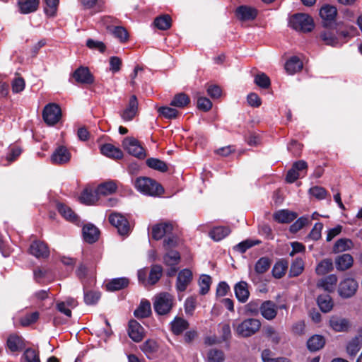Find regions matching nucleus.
<instances>
[{
    "label": "nucleus",
    "mask_w": 362,
    "mask_h": 362,
    "mask_svg": "<svg viewBox=\"0 0 362 362\" xmlns=\"http://www.w3.org/2000/svg\"><path fill=\"white\" fill-rule=\"evenodd\" d=\"M260 243V241L256 240L252 241L250 240H246L240 243L239 244L234 246V250L239 251L242 253L245 252L247 249L252 247L254 245H258Z\"/></svg>",
    "instance_id": "0e129e2a"
},
{
    "label": "nucleus",
    "mask_w": 362,
    "mask_h": 362,
    "mask_svg": "<svg viewBox=\"0 0 362 362\" xmlns=\"http://www.w3.org/2000/svg\"><path fill=\"white\" fill-rule=\"evenodd\" d=\"M59 2V0H45L46 4L45 7V13L47 16H54L57 12Z\"/></svg>",
    "instance_id": "bf43d9fd"
},
{
    "label": "nucleus",
    "mask_w": 362,
    "mask_h": 362,
    "mask_svg": "<svg viewBox=\"0 0 362 362\" xmlns=\"http://www.w3.org/2000/svg\"><path fill=\"white\" fill-rule=\"evenodd\" d=\"M173 230V226L170 223H160L155 225L152 228V237L158 240L162 238L170 235Z\"/></svg>",
    "instance_id": "2eb2a0df"
},
{
    "label": "nucleus",
    "mask_w": 362,
    "mask_h": 362,
    "mask_svg": "<svg viewBox=\"0 0 362 362\" xmlns=\"http://www.w3.org/2000/svg\"><path fill=\"white\" fill-rule=\"evenodd\" d=\"M262 300L259 299L252 300L245 305V312L247 315L257 316L261 311Z\"/></svg>",
    "instance_id": "473e14b6"
},
{
    "label": "nucleus",
    "mask_w": 362,
    "mask_h": 362,
    "mask_svg": "<svg viewBox=\"0 0 362 362\" xmlns=\"http://www.w3.org/2000/svg\"><path fill=\"white\" fill-rule=\"evenodd\" d=\"M225 360L224 353L217 349H211L207 353L208 362H223Z\"/></svg>",
    "instance_id": "49530a36"
},
{
    "label": "nucleus",
    "mask_w": 362,
    "mask_h": 362,
    "mask_svg": "<svg viewBox=\"0 0 362 362\" xmlns=\"http://www.w3.org/2000/svg\"><path fill=\"white\" fill-rule=\"evenodd\" d=\"M62 110L56 103L47 104L42 111V117L45 122L48 125H54L61 119Z\"/></svg>",
    "instance_id": "20e7f679"
},
{
    "label": "nucleus",
    "mask_w": 362,
    "mask_h": 362,
    "mask_svg": "<svg viewBox=\"0 0 362 362\" xmlns=\"http://www.w3.org/2000/svg\"><path fill=\"white\" fill-rule=\"evenodd\" d=\"M257 14L255 8L246 6H240L236 9L238 18L243 21L254 20Z\"/></svg>",
    "instance_id": "aec40b11"
},
{
    "label": "nucleus",
    "mask_w": 362,
    "mask_h": 362,
    "mask_svg": "<svg viewBox=\"0 0 362 362\" xmlns=\"http://www.w3.org/2000/svg\"><path fill=\"white\" fill-rule=\"evenodd\" d=\"M271 262L267 257L260 258L256 263L255 269L257 274L265 273L270 267Z\"/></svg>",
    "instance_id": "8fccbe9b"
},
{
    "label": "nucleus",
    "mask_w": 362,
    "mask_h": 362,
    "mask_svg": "<svg viewBox=\"0 0 362 362\" xmlns=\"http://www.w3.org/2000/svg\"><path fill=\"white\" fill-rule=\"evenodd\" d=\"M308 169V164L305 160H300L295 162L292 168L288 171L286 181L289 183L294 182L300 176H304Z\"/></svg>",
    "instance_id": "6e6552de"
},
{
    "label": "nucleus",
    "mask_w": 362,
    "mask_h": 362,
    "mask_svg": "<svg viewBox=\"0 0 362 362\" xmlns=\"http://www.w3.org/2000/svg\"><path fill=\"white\" fill-rule=\"evenodd\" d=\"M154 25L160 30H167L171 26V18L168 15L157 17L154 21Z\"/></svg>",
    "instance_id": "09e8293b"
},
{
    "label": "nucleus",
    "mask_w": 362,
    "mask_h": 362,
    "mask_svg": "<svg viewBox=\"0 0 362 362\" xmlns=\"http://www.w3.org/2000/svg\"><path fill=\"white\" fill-rule=\"evenodd\" d=\"M57 209L61 215L63 216L66 219L72 222H76L77 221V216L70 207L63 204H58Z\"/></svg>",
    "instance_id": "c03bdc74"
},
{
    "label": "nucleus",
    "mask_w": 362,
    "mask_h": 362,
    "mask_svg": "<svg viewBox=\"0 0 362 362\" xmlns=\"http://www.w3.org/2000/svg\"><path fill=\"white\" fill-rule=\"evenodd\" d=\"M180 259V253L175 250H170L163 256V262L170 267L177 265Z\"/></svg>",
    "instance_id": "79ce46f5"
},
{
    "label": "nucleus",
    "mask_w": 362,
    "mask_h": 362,
    "mask_svg": "<svg viewBox=\"0 0 362 362\" xmlns=\"http://www.w3.org/2000/svg\"><path fill=\"white\" fill-rule=\"evenodd\" d=\"M288 267L287 263L284 262H277L273 267L272 273L274 277L281 278Z\"/></svg>",
    "instance_id": "e2e57ef3"
},
{
    "label": "nucleus",
    "mask_w": 362,
    "mask_h": 362,
    "mask_svg": "<svg viewBox=\"0 0 362 362\" xmlns=\"http://www.w3.org/2000/svg\"><path fill=\"white\" fill-rule=\"evenodd\" d=\"M71 158V153L68 149L63 146L57 147L51 156V161L54 164L62 165L66 163Z\"/></svg>",
    "instance_id": "f8f14e48"
},
{
    "label": "nucleus",
    "mask_w": 362,
    "mask_h": 362,
    "mask_svg": "<svg viewBox=\"0 0 362 362\" xmlns=\"http://www.w3.org/2000/svg\"><path fill=\"white\" fill-rule=\"evenodd\" d=\"M354 247V243L349 238L339 239L333 246L332 250L334 253H339L350 250Z\"/></svg>",
    "instance_id": "2f4dec72"
},
{
    "label": "nucleus",
    "mask_w": 362,
    "mask_h": 362,
    "mask_svg": "<svg viewBox=\"0 0 362 362\" xmlns=\"http://www.w3.org/2000/svg\"><path fill=\"white\" fill-rule=\"evenodd\" d=\"M153 305L158 315L167 314L173 306V297L167 293H160L156 297Z\"/></svg>",
    "instance_id": "423d86ee"
},
{
    "label": "nucleus",
    "mask_w": 362,
    "mask_h": 362,
    "mask_svg": "<svg viewBox=\"0 0 362 362\" xmlns=\"http://www.w3.org/2000/svg\"><path fill=\"white\" fill-rule=\"evenodd\" d=\"M211 284V278L209 275H202L200 277L199 285L200 286V293L202 295H205L208 293L210 288V285Z\"/></svg>",
    "instance_id": "4d7b16f0"
},
{
    "label": "nucleus",
    "mask_w": 362,
    "mask_h": 362,
    "mask_svg": "<svg viewBox=\"0 0 362 362\" xmlns=\"http://www.w3.org/2000/svg\"><path fill=\"white\" fill-rule=\"evenodd\" d=\"M129 284V280L126 278L114 279L110 281L107 285V289L110 291H114L122 289L127 287Z\"/></svg>",
    "instance_id": "e433bc0d"
},
{
    "label": "nucleus",
    "mask_w": 362,
    "mask_h": 362,
    "mask_svg": "<svg viewBox=\"0 0 362 362\" xmlns=\"http://www.w3.org/2000/svg\"><path fill=\"white\" fill-rule=\"evenodd\" d=\"M303 68V62L297 57H292L285 64V69L289 74H293Z\"/></svg>",
    "instance_id": "7c9ffc66"
},
{
    "label": "nucleus",
    "mask_w": 362,
    "mask_h": 362,
    "mask_svg": "<svg viewBox=\"0 0 362 362\" xmlns=\"http://www.w3.org/2000/svg\"><path fill=\"white\" fill-rule=\"evenodd\" d=\"M107 29L110 30L121 42H124L128 38L127 32L123 27L115 26L114 28H111L110 26L107 25Z\"/></svg>",
    "instance_id": "5fc2aeb1"
},
{
    "label": "nucleus",
    "mask_w": 362,
    "mask_h": 362,
    "mask_svg": "<svg viewBox=\"0 0 362 362\" xmlns=\"http://www.w3.org/2000/svg\"><path fill=\"white\" fill-rule=\"evenodd\" d=\"M158 111L160 115L167 119H175L179 113L176 109L166 106L159 107Z\"/></svg>",
    "instance_id": "13d9d810"
},
{
    "label": "nucleus",
    "mask_w": 362,
    "mask_h": 362,
    "mask_svg": "<svg viewBox=\"0 0 362 362\" xmlns=\"http://www.w3.org/2000/svg\"><path fill=\"white\" fill-rule=\"evenodd\" d=\"M40 0H18V4L21 13L23 14L34 12L38 8Z\"/></svg>",
    "instance_id": "bb28decb"
},
{
    "label": "nucleus",
    "mask_w": 362,
    "mask_h": 362,
    "mask_svg": "<svg viewBox=\"0 0 362 362\" xmlns=\"http://www.w3.org/2000/svg\"><path fill=\"white\" fill-rule=\"evenodd\" d=\"M297 214L286 209L279 210L274 214V218L279 223H290L297 217Z\"/></svg>",
    "instance_id": "b1692460"
},
{
    "label": "nucleus",
    "mask_w": 362,
    "mask_h": 362,
    "mask_svg": "<svg viewBox=\"0 0 362 362\" xmlns=\"http://www.w3.org/2000/svg\"><path fill=\"white\" fill-rule=\"evenodd\" d=\"M93 272V268L84 263L80 264L78 269L76 271L77 276L81 279H84L85 277L89 275H91Z\"/></svg>",
    "instance_id": "052dcab7"
},
{
    "label": "nucleus",
    "mask_w": 362,
    "mask_h": 362,
    "mask_svg": "<svg viewBox=\"0 0 362 362\" xmlns=\"http://www.w3.org/2000/svg\"><path fill=\"white\" fill-rule=\"evenodd\" d=\"M124 148L131 155L144 158L146 156L143 147L140 145L139 141L134 137H127L122 141Z\"/></svg>",
    "instance_id": "0eeeda50"
},
{
    "label": "nucleus",
    "mask_w": 362,
    "mask_h": 362,
    "mask_svg": "<svg viewBox=\"0 0 362 362\" xmlns=\"http://www.w3.org/2000/svg\"><path fill=\"white\" fill-rule=\"evenodd\" d=\"M7 347L12 352L21 351L25 347L24 341L19 336L10 335L7 339Z\"/></svg>",
    "instance_id": "cd10ccee"
},
{
    "label": "nucleus",
    "mask_w": 362,
    "mask_h": 362,
    "mask_svg": "<svg viewBox=\"0 0 362 362\" xmlns=\"http://www.w3.org/2000/svg\"><path fill=\"white\" fill-rule=\"evenodd\" d=\"M264 331L267 337L269 338L270 341L277 344L280 342L281 337L276 329L272 326H267L264 328Z\"/></svg>",
    "instance_id": "6e6d98bb"
},
{
    "label": "nucleus",
    "mask_w": 362,
    "mask_h": 362,
    "mask_svg": "<svg viewBox=\"0 0 362 362\" xmlns=\"http://www.w3.org/2000/svg\"><path fill=\"white\" fill-rule=\"evenodd\" d=\"M134 185L141 192L151 196H158L163 192V188L160 185L148 177L137 178Z\"/></svg>",
    "instance_id": "f257e3e1"
},
{
    "label": "nucleus",
    "mask_w": 362,
    "mask_h": 362,
    "mask_svg": "<svg viewBox=\"0 0 362 362\" xmlns=\"http://www.w3.org/2000/svg\"><path fill=\"white\" fill-rule=\"evenodd\" d=\"M303 270V263L301 259H296L291 266L290 276H297Z\"/></svg>",
    "instance_id": "338daca9"
},
{
    "label": "nucleus",
    "mask_w": 362,
    "mask_h": 362,
    "mask_svg": "<svg viewBox=\"0 0 362 362\" xmlns=\"http://www.w3.org/2000/svg\"><path fill=\"white\" fill-rule=\"evenodd\" d=\"M337 14V8L331 5L323 6L320 11V16L322 19L325 27L331 26L334 23Z\"/></svg>",
    "instance_id": "9d476101"
},
{
    "label": "nucleus",
    "mask_w": 362,
    "mask_h": 362,
    "mask_svg": "<svg viewBox=\"0 0 362 362\" xmlns=\"http://www.w3.org/2000/svg\"><path fill=\"white\" fill-rule=\"evenodd\" d=\"M234 290L235 296L240 302L245 303L247 300L250 292L248 291V284L245 281H240L236 284Z\"/></svg>",
    "instance_id": "5701e85b"
},
{
    "label": "nucleus",
    "mask_w": 362,
    "mask_h": 362,
    "mask_svg": "<svg viewBox=\"0 0 362 362\" xmlns=\"http://www.w3.org/2000/svg\"><path fill=\"white\" fill-rule=\"evenodd\" d=\"M230 233V230L228 227L218 226L214 227L210 232L209 236L214 241H220L226 237Z\"/></svg>",
    "instance_id": "72a5a7b5"
},
{
    "label": "nucleus",
    "mask_w": 362,
    "mask_h": 362,
    "mask_svg": "<svg viewBox=\"0 0 362 362\" xmlns=\"http://www.w3.org/2000/svg\"><path fill=\"white\" fill-rule=\"evenodd\" d=\"M128 334L133 341L139 342L144 336V330L137 321L132 320L129 322Z\"/></svg>",
    "instance_id": "f3484780"
},
{
    "label": "nucleus",
    "mask_w": 362,
    "mask_h": 362,
    "mask_svg": "<svg viewBox=\"0 0 362 362\" xmlns=\"http://www.w3.org/2000/svg\"><path fill=\"white\" fill-rule=\"evenodd\" d=\"M362 347V335H357L347 343L346 351L351 359H354Z\"/></svg>",
    "instance_id": "6ab92c4d"
},
{
    "label": "nucleus",
    "mask_w": 362,
    "mask_h": 362,
    "mask_svg": "<svg viewBox=\"0 0 362 362\" xmlns=\"http://www.w3.org/2000/svg\"><path fill=\"white\" fill-rule=\"evenodd\" d=\"M190 102V98L184 93H180L176 94L173 98L170 105L183 108L187 106Z\"/></svg>",
    "instance_id": "4c0bfd02"
},
{
    "label": "nucleus",
    "mask_w": 362,
    "mask_h": 362,
    "mask_svg": "<svg viewBox=\"0 0 362 362\" xmlns=\"http://www.w3.org/2000/svg\"><path fill=\"white\" fill-rule=\"evenodd\" d=\"M178 239L172 233L165 236L163 240V247L165 250H170L177 246Z\"/></svg>",
    "instance_id": "774afa93"
},
{
    "label": "nucleus",
    "mask_w": 362,
    "mask_h": 362,
    "mask_svg": "<svg viewBox=\"0 0 362 362\" xmlns=\"http://www.w3.org/2000/svg\"><path fill=\"white\" fill-rule=\"evenodd\" d=\"M279 307L272 300L262 301L260 313L267 320H274L278 313Z\"/></svg>",
    "instance_id": "ddd939ff"
},
{
    "label": "nucleus",
    "mask_w": 362,
    "mask_h": 362,
    "mask_svg": "<svg viewBox=\"0 0 362 362\" xmlns=\"http://www.w3.org/2000/svg\"><path fill=\"white\" fill-rule=\"evenodd\" d=\"M81 203L86 205L94 204L98 199L97 189L92 191L89 189H85L79 198Z\"/></svg>",
    "instance_id": "c756f323"
},
{
    "label": "nucleus",
    "mask_w": 362,
    "mask_h": 362,
    "mask_svg": "<svg viewBox=\"0 0 362 362\" xmlns=\"http://www.w3.org/2000/svg\"><path fill=\"white\" fill-rule=\"evenodd\" d=\"M333 269L332 261L330 259H325L322 260L316 267V273L318 275H325Z\"/></svg>",
    "instance_id": "a18cd8bd"
},
{
    "label": "nucleus",
    "mask_w": 362,
    "mask_h": 362,
    "mask_svg": "<svg viewBox=\"0 0 362 362\" xmlns=\"http://www.w3.org/2000/svg\"><path fill=\"white\" fill-rule=\"evenodd\" d=\"M291 27L303 33L310 32L314 28L313 18L305 13H298L292 16L290 20Z\"/></svg>",
    "instance_id": "7ed1b4c3"
},
{
    "label": "nucleus",
    "mask_w": 362,
    "mask_h": 362,
    "mask_svg": "<svg viewBox=\"0 0 362 362\" xmlns=\"http://www.w3.org/2000/svg\"><path fill=\"white\" fill-rule=\"evenodd\" d=\"M138 101L136 95L130 97L127 107L120 113L121 117L127 122L132 121L137 114Z\"/></svg>",
    "instance_id": "9b49d317"
},
{
    "label": "nucleus",
    "mask_w": 362,
    "mask_h": 362,
    "mask_svg": "<svg viewBox=\"0 0 362 362\" xmlns=\"http://www.w3.org/2000/svg\"><path fill=\"white\" fill-rule=\"evenodd\" d=\"M100 298V293L98 291H84V302L86 305H94Z\"/></svg>",
    "instance_id": "864d4df0"
},
{
    "label": "nucleus",
    "mask_w": 362,
    "mask_h": 362,
    "mask_svg": "<svg viewBox=\"0 0 362 362\" xmlns=\"http://www.w3.org/2000/svg\"><path fill=\"white\" fill-rule=\"evenodd\" d=\"M73 77L76 82L83 84H91L94 81L93 75L86 67L81 66L73 74Z\"/></svg>",
    "instance_id": "dca6fc26"
},
{
    "label": "nucleus",
    "mask_w": 362,
    "mask_h": 362,
    "mask_svg": "<svg viewBox=\"0 0 362 362\" xmlns=\"http://www.w3.org/2000/svg\"><path fill=\"white\" fill-rule=\"evenodd\" d=\"M325 343V340L323 337L320 335H314L308 339L307 346L309 350L316 351L322 349L324 346Z\"/></svg>",
    "instance_id": "f704fd0d"
},
{
    "label": "nucleus",
    "mask_w": 362,
    "mask_h": 362,
    "mask_svg": "<svg viewBox=\"0 0 362 362\" xmlns=\"http://www.w3.org/2000/svg\"><path fill=\"white\" fill-rule=\"evenodd\" d=\"M146 165L149 168L162 173L166 172L168 170V165L164 161L155 158L147 159Z\"/></svg>",
    "instance_id": "ea45409f"
},
{
    "label": "nucleus",
    "mask_w": 362,
    "mask_h": 362,
    "mask_svg": "<svg viewBox=\"0 0 362 362\" xmlns=\"http://www.w3.org/2000/svg\"><path fill=\"white\" fill-rule=\"evenodd\" d=\"M330 327L336 332H345L349 328V322L345 319L337 316H333L329 320Z\"/></svg>",
    "instance_id": "393cba45"
},
{
    "label": "nucleus",
    "mask_w": 362,
    "mask_h": 362,
    "mask_svg": "<svg viewBox=\"0 0 362 362\" xmlns=\"http://www.w3.org/2000/svg\"><path fill=\"white\" fill-rule=\"evenodd\" d=\"M97 194L98 196L103 195L106 196L114 193L117 189L116 183L113 181H108L100 184L97 187Z\"/></svg>",
    "instance_id": "c9c22d12"
},
{
    "label": "nucleus",
    "mask_w": 362,
    "mask_h": 362,
    "mask_svg": "<svg viewBox=\"0 0 362 362\" xmlns=\"http://www.w3.org/2000/svg\"><path fill=\"white\" fill-rule=\"evenodd\" d=\"M151 313V303L147 300L141 301L139 308L134 311V315L138 318H144L148 317Z\"/></svg>",
    "instance_id": "37998d69"
},
{
    "label": "nucleus",
    "mask_w": 362,
    "mask_h": 362,
    "mask_svg": "<svg viewBox=\"0 0 362 362\" xmlns=\"http://www.w3.org/2000/svg\"><path fill=\"white\" fill-rule=\"evenodd\" d=\"M353 262L354 259L351 255L343 254L335 259L336 268L339 271H345L352 266Z\"/></svg>",
    "instance_id": "a878e982"
},
{
    "label": "nucleus",
    "mask_w": 362,
    "mask_h": 362,
    "mask_svg": "<svg viewBox=\"0 0 362 362\" xmlns=\"http://www.w3.org/2000/svg\"><path fill=\"white\" fill-rule=\"evenodd\" d=\"M317 304L324 313L330 311L333 307L332 298L329 295H321L317 298Z\"/></svg>",
    "instance_id": "a19ab883"
},
{
    "label": "nucleus",
    "mask_w": 362,
    "mask_h": 362,
    "mask_svg": "<svg viewBox=\"0 0 362 362\" xmlns=\"http://www.w3.org/2000/svg\"><path fill=\"white\" fill-rule=\"evenodd\" d=\"M22 362H40L39 354L33 349H27L22 356Z\"/></svg>",
    "instance_id": "603ef678"
},
{
    "label": "nucleus",
    "mask_w": 362,
    "mask_h": 362,
    "mask_svg": "<svg viewBox=\"0 0 362 362\" xmlns=\"http://www.w3.org/2000/svg\"><path fill=\"white\" fill-rule=\"evenodd\" d=\"M188 327V322L180 317H177L172 323V330L174 334H180Z\"/></svg>",
    "instance_id": "de8ad7c7"
},
{
    "label": "nucleus",
    "mask_w": 362,
    "mask_h": 362,
    "mask_svg": "<svg viewBox=\"0 0 362 362\" xmlns=\"http://www.w3.org/2000/svg\"><path fill=\"white\" fill-rule=\"evenodd\" d=\"M337 282V277L334 274H331L324 279L320 280L317 286L319 288H322L325 291L332 292L334 291V286Z\"/></svg>",
    "instance_id": "c85d7f7f"
},
{
    "label": "nucleus",
    "mask_w": 362,
    "mask_h": 362,
    "mask_svg": "<svg viewBox=\"0 0 362 362\" xmlns=\"http://www.w3.org/2000/svg\"><path fill=\"white\" fill-rule=\"evenodd\" d=\"M163 268L160 265L154 264L151 267L149 272L148 279L147 283L153 285L155 284L162 276Z\"/></svg>",
    "instance_id": "58836bf2"
},
{
    "label": "nucleus",
    "mask_w": 362,
    "mask_h": 362,
    "mask_svg": "<svg viewBox=\"0 0 362 362\" xmlns=\"http://www.w3.org/2000/svg\"><path fill=\"white\" fill-rule=\"evenodd\" d=\"M109 221L115 226L120 235H127L130 232V226L127 219L117 212L111 213L109 216Z\"/></svg>",
    "instance_id": "39448f33"
},
{
    "label": "nucleus",
    "mask_w": 362,
    "mask_h": 362,
    "mask_svg": "<svg viewBox=\"0 0 362 362\" xmlns=\"http://www.w3.org/2000/svg\"><path fill=\"white\" fill-rule=\"evenodd\" d=\"M192 280V273L188 269L181 270L177 275L176 288L178 291H184Z\"/></svg>",
    "instance_id": "4468645a"
},
{
    "label": "nucleus",
    "mask_w": 362,
    "mask_h": 362,
    "mask_svg": "<svg viewBox=\"0 0 362 362\" xmlns=\"http://www.w3.org/2000/svg\"><path fill=\"white\" fill-rule=\"evenodd\" d=\"M100 151L104 156L114 159H119L123 156L122 151L111 144H105L101 146Z\"/></svg>",
    "instance_id": "4be33fe9"
},
{
    "label": "nucleus",
    "mask_w": 362,
    "mask_h": 362,
    "mask_svg": "<svg viewBox=\"0 0 362 362\" xmlns=\"http://www.w3.org/2000/svg\"><path fill=\"white\" fill-rule=\"evenodd\" d=\"M30 253L37 258H46L49 256V252L47 245L41 241H34L30 246Z\"/></svg>",
    "instance_id": "a211bd4d"
},
{
    "label": "nucleus",
    "mask_w": 362,
    "mask_h": 362,
    "mask_svg": "<svg viewBox=\"0 0 362 362\" xmlns=\"http://www.w3.org/2000/svg\"><path fill=\"white\" fill-rule=\"evenodd\" d=\"M255 83L262 88H267L270 86V79L265 74L262 73L255 76Z\"/></svg>",
    "instance_id": "69168bd1"
},
{
    "label": "nucleus",
    "mask_w": 362,
    "mask_h": 362,
    "mask_svg": "<svg viewBox=\"0 0 362 362\" xmlns=\"http://www.w3.org/2000/svg\"><path fill=\"white\" fill-rule=\"evenodd\" d=\"M322 40L326 45L330 46H337L339 43L337 37L330 31H325L321 34Z\"/></svg>",
    "instance_id": "680f3d73"
},
{
    "label": "nucleus",
    "mask_w": 362,
    "mask_h": 362,
    "mask_svg": "<svg viewBox=\"0 0 362 362\" xmlns=\"http://www.w3.org/2000/svg\"><path fill=\"white\" fill-rule=\"evenodd\" d=\"M358 283L352 278L342 281L339 286L338 292L344 298H349L354 296L358 288Z\"/></svg>",
    "instance_id": "1a4fd4ad"
},
{
    "label": "nucleus",
    "mask_w": 362,
    "mask_h": 362,
    "mask_svg": "<svg viewBox=\"0 0 362 362\" xmlns=\"http://www.w3.org/2000/svg\"><path fill=\"white\" fill-rule=\"evenodd\" d=\"M141 350L150 358V355L158 351L157 343L153 340H147L141 346Z\"/></svg>",
    "instance_id": "3c124183"
},
{
    "label": "nucleus",
    "mask_w": 362,
    "mask_h": 362,
    "mask_svg": "<svg viewBox=\"0 0 362 362\" xmlns=\"http://www.w3.org/2000/svg\"><path fill=\"white\" fill-rule=\"evenodd\" d=\"M261 327V322L255 318H249L243 320L235 329V334L238 337H249L257 332Z\"/></svg>",
    "instance_id": "f03ea898"
},
{
    "label": "nucleus",
    "mask_w": 362,
    "mask_h": 362,
    "mask_svg": "<svg viewBox=\"0 0 362 362\" xmlns=\"http://www.w3.org/2000/svg\"><path fill=\"white\" fill-rule=\"evenodd\" d=\"M99 230L93 224H87L83 228V235L84 240L88 243H93L99 238Z\"/></svg>",
    "instance_id": "412c9836"
}]
</instances>
